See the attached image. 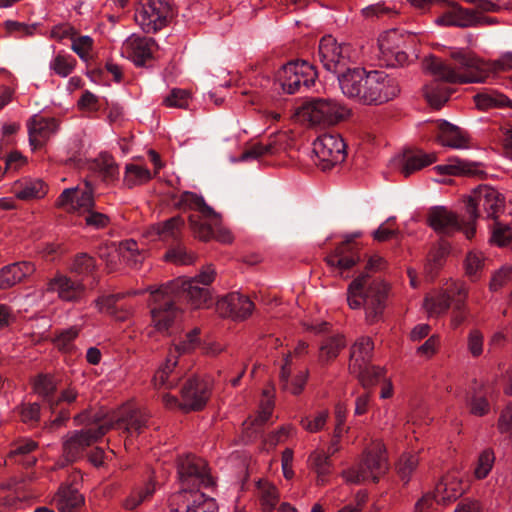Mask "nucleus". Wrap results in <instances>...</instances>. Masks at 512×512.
<instances>
[{"instance_id": "33", "label": "nucleus", "mask_w": 512, "mask_h": 512, "mask_svg": "<svg viewBox=\"0 0 512 512\" xmlns=\"http://www.w3.org/2000/svg\"><path fill=\"white\" fill-rule=\"evenodd\" d=\"M34 271V264L26 261L5 266L0 271V289L12 287Z\"/></svg>"}, {"instance_id": "36", "label": "nucleus", "mask_w": 512, "mask_h": 512, "mask_svg": "<svg viewBox=\"0 0 512 512\" xmlns=\"http://www.w3.org/2000/svg\"><path fill=\"white\" fill-rule=\"evenodd\" d=\"M434 169L442 175L479 176L483 173L478 163L466 162L458 158H451L447 164L438 165Z\"/></svg>"}, {"instance_id": "31", "label": "nucleus", "mask_w": 512, "mask_h": 512, "mask_svg": "<svg viewBox=\"0 0 512 512\" xmlns=\"http://www.w3.org/2000/svg\"><path fill=\"white\" fill-rule=\"evenodd\" d=\"M436 160L437 157L435 153H425L422 150L408 149L403 153L400 171L405 177H409L416 171L433 164Z\"/></svg>"}, {"instance_id": "16", "label": "nucleus", "mask_w": 512, "mask_h": 512, "mask_svg": "<svg viewBox=\"0 0 512 512\" xmlns=\"http://www.w3.org/2000/svg\"><path fill=\"white\" fill-rule=\"evenodd\" d=\"M175 16L168 0H148L135 13V21L145 33H155L165 27Z\"/></svg>"}, {"instance_id": "55", "label": "nucleus", "mask_w": 512, "mask_h": 512, "mask_svg": "<svg viewBox=\"0 0 512 512\" xmlns=\"http://www.w3.org/2000/svg\"><path fill=\"white\" fill-rule=\"evenodd\" d=\"M362 14L366 18L370 19H382L384 17L391 18L395 15H397V11L393 8L387 7L384 5V3H376L373 5H369L362 9Z\"/></svg>"}, {"instance_id": "4", "label": "nucleus", "mask_w": 512, "mask_h": 512, "mask_svg": "<svg viewBox=\"0 0 512 512\" xmlns=\"http://www.w3.org/2000/svg\"><path fill=\"white\" fill-rule=\"evenodd\" d=\"M386 261L374 255L369 257L365 271L361 272L348 287L347 302L350 308H364L369 322L377 321L383 314L388 299L389 286L382 279L371 276L370 272L380 271Z\"/></svg>"}, {"instance_id": "3", "label": "nucleus", "mask_w": 512, "mask_h": 512, "mask_svg": "<svg viewBox=\"0 0 512 512\" xmlns=\"http://www.w3.org/2000/svg\"><path fill=\"white\" fill-rule=\"evenodd\" d=\"M214 278L215 269L212 265H208L194 278L177 279L159 288L154 294L156 306L152 312L156 326L159 329L167 328L170 321L179 315V311L173 306V296L180 301H187L194 308L208 306L211 293L207 286L213 282Z\"/></svg>"}, {"instance_id": "22", "label": "nucleus", "mask_w": 512, "mask_h": 512, "mask_svg": "<svg viewBox=\"0 0 512 512\" xmlns=\"http://www.w3.org/2000/svg\"><path fill=\"white\" fill-rule=\"evenodd\" d=\"M158 48L156 41L151 37L132 34L122 44L121 55L134 62L137 66H143L153 57Z\"/></svg>"}, {"instance_id": "26", "label": "nucleus", "mask_w": 512, "mask_h": 512, "mask_svg": "<svg viewBox=\"0 0 512 512\" xmlns=\"http://www.w3.org/2000/svg\"><path fill=\"white\" fill-rule=\"evenodd\" d=\"M27 126L30 145L34 148L43 146L58 129V123L54 118H45L40 115H34Z\"/></svg>"}, {"instance_id": "61", "label": "nucleus", "mask_w": 512, "mask_h": 512, "mask_svg": "<svg viewBox=\"0 0 512 512\" xmlns=\"http://www.w3.org/2000/svg\"><path fill=\"white\" fill-rule=\"evenodd\" d=\"M273 410V400L270 397V394L268 391L263 392V399L260 403V411L258 413L257 418L255 419V424L257 426L263 425L266 423L271 415Z\"/></svg>"}, {"instance_id": "7", "label": "nucleus", "mask_w": 512, "mask_h": 512, "mask_svg": "<svg viewBox=\"0 0 512 512\" xmlns=\"http://www.w3.org/2000/svg\"><path fill=\"white\" fill-rule=\"evenodd\" d=\"M467 296L468 291L464 284L453 283L435 296L426 297L424 307L429 315L438 316L446 313L453 306L451 323L456 328L465 321V301Z\"/></svg>"}, {"instance_id": "5", "label": "nucleus", "mask_w": 512, "mask_h": 512, "mask_svg": "<svg viewBox=\"0 0 512 512\" xmlns=\"http://www.w3.org/2000/svg\"><path fill=\"white\" fill-rule=\"evenodd\" d=\"M338 84L347 98L369 105L388 102L399 93L397 83L383 71H366L359 66L341 74Z\"/></svg>"}, {"instance_id": "58", "label": "nucleus", "mask_w": 512, "mask_h": 512, "mask_svg": "<svg viewBox=\"0 0 512 512\" xmlns=\"http://www.w3.org/2000/svg\"><path fill=\"white\" fill-rule=\"evenodd\" d=\"M512 278V266L505 265L496 271L491 279L489 288L491 291H497L508 283Z\"/></svg>"}, {"instance_id": "35", "label": "nucleus", "mask_w": 512, "mask_h": 512, "mask_svg": "<svg viewBox=\"0 0 512 512\" xmlns=\"http://www.w3.org/2000/svg\"><path fill=\"white\" fill-rule=\"evenodd\" d=\"M290 364L291 354H288L284 359L283 365L281 366L280 383L284 390H287L294 395H298L303 391L309 373L307 370L299 372L292 380H290Z\"/></svg>"}, {"instance_id": "54", "label": "nucleus", "mask_w": 512, "mask_h": 512, "mask_svg": "<svg viewBox=\"0 0 512 512\" xmlns=\"http://www.w3.org/2000/svg\"><path fill=\"white\" fill-rule=\"evenodd\" d=\"M328 411L323 410L318 412L315 416H307L301 419L302 427L308 432L315 433L322 430L328 419Z\"/></svg>"}, {"instance_id": "53", "label": "nucleus", "mask_w": 512, "mask_h": 512, "mask_svg": "<svg viewBox=\"0 0 512 512\" xmlns=\"http://www.w3.org/2000/svg\"><path fill=\"white\" fill-rule=\"evenodd\" d=\"M96 268L95 259L86 254L79 253L75 256L73 262V271L80 275H91Z\"/></svg>"}, {"instance_id": "10", "label": "nucleus", "mask_w": 512, "mask_h": 512, "mask_svg": "<svg viewBox=\"0 0 512 512\" xmlns=\"http://www.w3.org/2000/svg\"><path fill=\"white\" fill-rule=\"evenodd\" d=\"M181 401L172 395L163 396V402L169 408H180L184 411H198L205 407L211 395V383L208 379L193 375L188 377L181 386Z\"/></svg>"}, {"instance_id": "19", "label": "nucleus", "mask_w": 512, "mask_h": 512, "mask_svg": "<svg viewBox=\"0 0 512 512\" xmlns=\"http://www.w3.org/2000/svg\"><path fill=\"white\" fill-rule=\"evenodd\" d=\"M170 512H217L213 498L199 489H180L168 499Z\"/></svg>"}, {"instance_id": "17", "label": "nucleus", "mask_w": 512, "mask_h": 512, "mask_svg": "<svg viewBox=\"0 0 512 512\" xmlns=\"http://www.w3.org/2000/svg\"><path fill=\"white\" fill-rule=\"evenodd\" d=\"M313 153L317 158L315 164L322 171H328L345 160L346 144L340 135L325 133L313 142Z\"/></svg>"}, {"instance_id": "34", "label": "nucleus", "mask_w": 512, "mask_h": 512, "mask_svg": "<svg viewBox=\"0 0 512 512\" xmlns=\"http://www.w3.org/2000/svg\"><path fill=\"white\" fill-rule=\"evenodd\" d=\"M463 493L462 482L453 475L444 476L435 487V500L446 504L455 501Z\"/></svg>"}, {"instance_id": "62", "label": "nucleus", "mask_w": 512, "mask_h": 512, "mask_svg": "<svg viewBox=\"0 0 512 512\" xmlns=\"http://www.w3.org/2000/svg\"><path fill=\"white\" fill-rule=\"evenodd\" d=\"M79 330L75 327H70L61 330L55 338L56 346L61 350H69L71 343L78 336Z\"/></svg>"}, {"instance_id": "13", "label": "nucleus", "mask_w": 512, "mask_h": 512, "mask_svg": "<svg viewBox=\"0 0 512 512\" xmlns=\"http://www.w3.org/2000/svg\"><path fill=\"white\" fill-rule=\"evenodd\" d=\"M389 469L387 450H368L359 464L343 471L342 476L348 483L359 484L372 480L377 482Z\"/></svg>"}, {"instance_id": "29", "label": "nucleus", "mask_w": 512, "mask_h": 512, "mask_svg": "<svg viewBox=\"0 0 512 512\" xmlns=\"http://www.w3.org/2000/svg\"><path fill=\"white\" fill-rule=\"evenodd\" d=\"M473 9H465L460 7L457 4L452 5V10L446 16L444 21L447 25L459 26V27H469L474 26L481 23H494L495 19L490 17L481 16Z\"/></svg>"}, {"instance_id": "44", "label": "nucleus", "mask_w": 512, "mask_h": 512, "mask_svg": "<svg viewBox=\"0 0 512 512\" xmlns=\"http://www.w3.org/2000/svg\"><path fill=\"white\" fill-rule=\"evenodd\" d=\"M332 454L325 450H313L309 456L308 463L319 477L325 476L332 471V462L330 460Z\"/></svg>"}, {"instance_id": "42", "label": "nucleus", "mask_w": 512, "mask_h": 512, "mask_svg": "<svg viewBox=\"0 0 512 512\" xmlns=\"http://www.w3.org/2000/svg\"><path fill=\"white\" fill-rule=\"evenodd\" d=\"M118 255L119 258L121 257L128 265L136 267L143 262L145 251L139 248L136 241L128 239L119 243Z\"/></svg>"}, {"instance_id": "63", "label": "nucleus", "mask_w": 512, "mask_h": 512, "mask_svg": "<svg viewBox=\"0 0 512 512\" xmlns=\"http://www.w3.org/2000/svg\"><path fill=\"white\" fill-rule=\"evenodd\" d=\"M470 411L477 416H483L489 411V403L486 397L480 393H475L469 402Z\"/></svg>"}, {"instance_id": "39", "label": "nucleus", "mask_w": 512, "mask_h": 512, "mask_svg": "<svg viewBox=\"0 0 512 512\" xmlns=\"http://www.w3.org/2000/svg\"><path fill=\"white\" fill-rule=\"evenodd\" d=\"M183 226L184 220L180 216H174L153 226L151 235H155L163 241H176L181 235Z\"/></svg>"}, {"instance_id": "45", "label": "nucleus", "mask_w": 512, "mask_h": 512, "mask_svg": "<svg viewBox=\"0 0 512 512\" xmlns=\"http://www.w3.org/2000/svg\"><path fill=\"white\" fill-rule=\"evenodd\" d=\"M345 346V340L341 335L327 337L320 346L319 359L328 362L336 358L340 350Z\"/></svg>"}, {"instance_id": "18", "label": "nucleus", "mask_w": 512, "mask_h": 512, "mask_svg": "<svg viewBox=\"0 0 512 512\" xmlns=\"http://www.w3.org/2000/svg\"><path fill=\"white\" fill-rule=\"evenodd\" d=\"M504 207L503 196L493 187L483 185L475 189L473 196L467 202L466 209L471 220L479 217L480 211H484L488 218L495 219Z\"/></svg>"}, {"instance_id": "12", "label": "nucleus", "mask_w": 512, "mask_h": 512, "mask_svg": "<svg viewBox=\"0 0 512 512\" xmlns=\"http://www.w3.org/2000/svg\"><path fill=\"white\" fill-rule=\"evenodd\" d=\"M350 109L330 98H312L303 106V116L312 126L329 127L346 120Z\"/></svg>"}, {"instance_id": "40", "label": "nucleus", "mask_w": 512, "mask_h": 512, "mask_svg": "<svg viewBox=\"0 0 512 512\" xmlns=\"http://www.w3.org/2000/svg\"><path fill=\"white\" fill-rule=\"evenodd\" d=\"M475 103L479 109L491 108H512V100L496 90H485L474 96Z\"/></svg>"}, {"instance_id": "48", "label": "nucleus", "mask_w": 512, "mask_h": 512, "mask_svg": "<svg viewBox=\"0 0 512 512\" xmlns=\"http://www.w3.org/2000/svg\"><path fill=\"white\" fill-rule=\"evenodd\" d=\"M484 257L481 253L470 251L465 259L464 267L466 275L472 280L477 281L482 274L484 268Z\"/></svg>"}, {"instance_id": "49", "label": "nucleus", "mask_w": 512, "mask_h": 512, "mask_svg": "<svg viewBox=\"0 0 512 512\" xmlns=\"http://www.w3.org/2000/svg\"><path fill=\"white\" fill-rule=\"evenodd\" d=\"M97 167L106 182H112L119 176V167L113 157L108 154L100 155L97 160Z\"/></svg>"}, {"instance_id": "32", "label": "nucleus", "mask_w": 512, "mask_h": 512, "mask_svg": "<svg viewBox=\"0 0 512 512\" xmlns=\"http://www.w3.org/2000/svg\"><path fill=\"white\" fill-rule=\"evenodd\" d=\"M285 135L278 134L270 137L267 143H255L247 147L241 154L239 161L248 162L257 160L264 155H274L282 148Z\"/></svg>"}, {"instance_id": "1", "label": "nucleus", "mask_w": 512, "mask_h": 512, "mask_svg": "<svg viewBox=\"0 0 512 512\" xmlns=\"http://www.w3.org/2000/svg\"><path fill=\"white\" fill-rule=\"evenodd\" d=\"M422 64L435 79L425 86V98L432 107L439 109L448 101L452 92L450 88L443 87L439 82L450 84L484 82L491 72L512 69V53L503 55L493 63H486L467 49L451 48L449 60L431 55L426 57Z\"/></svg>"}, {"instance_id": "46", "label": "nucleus", "mask_w": 512, "mask_h": 512, "mask_svg": "<svg viewBox=\"0 0 512 512\" xmlns=\"http://www.w3.org/2000/svg\"><path fill=\"white\" fill-rule=\"evenodd\" d=\"M151 178L152 174L147 168L136 164L126 165L124 183L127 187L132 188L149 181Z\"/></svg>"}, {"instance_id": "21", "label": "nucleus", "mask_w": 512, "mask_h": 512, "mask_svg": "<svg viewBox=\"0 0 512 512\" xmlns=\"http://www.w3.org/2000/svg\"><path fill=\"white\" fill-rule=\"evenodd\" d=\"M34 390L43 398L52 413H57L60 405L72 404L77 399V392L74 389H65L60 395H56V381L53 376L39 375L34 382Z\"/></svg>"}, {"instance_id": "52", "label": "nucleus", "mask_w": 512, "mask_h": 512, "mask_svg": "<svg viewBox=\"0 0 512 512\" xmlns=\"http://www.w3.org/2000/svg\"><path fill=\"white\" fill-rule=\"evenodd\" d=\"M491 240L498 246H512V232L510 226L495 221L492 227Z\"/></svg>"}, {"instance_id": "23", "label": "nucleus", "mask_w": 512, "mask_h": 512, "mask_svg": "<svg viewBox=\"0 0 512 512\" xmlns=\"http://www.w3.org/2000/svg\"><path fill=\"white\" fill-rule=\"evenodd\" d=\"M427 222L442 238L451 237L463 228L458 215L444 206L431 207L427 213Z\"/></svg>"}, {"instance_id": "30", "label": "nucleus", "mask_w": 512, "mask_h": 512, "mask_svg": "<svg viewBox=\"0 0 512 512\" xmlns=\"http://www.w3.org/2000/svg\"><path fill=\"white\" fill-rule=\"evenodd\" d=\"M55 501L59 512H79L84 506V496L72 485L62 484L56 493Z\"/></svg>"}, {"instance_id": "57", "label": "nucleus", "mask_w": 512, "mask_h": 512, "mask_svg": "<svg viewBox=\"0 0 512 512\" xmlns=\"http://www.w3.org/2000/svg\"><path fill=\"white\" fill-rule=\"evenodd\" d=\"M260 501L265 512H272L279 501L277 488L273 485H268L263 488Z\"/></svg>"}, {"instance_id": "37", "label": "nucleus", "mask_w": 512, "mask_h": 512, "mask_svg": "<svg viewBox=\"0 0 512 512\" xmlns=\"http://www.w3.org/2000/svg\"><path fill=\"white\" fill-rule=\"evenodd\" d=\"M394 38H397V31L394 29L381 35L378 40L379 49L383 56L390 61V65H403L408 56L403 50H395V48L390 45V40Z\"/></svg>"}, {"instance_id": "38", "label": "nucleus", "mask_w": 512, "mask_h": 512, "mask_svg": "<svg viewBox=\"0 0 512 512\" xmlns=\"http://www.w3.org/2000/svg\"><path fill=\"white\" fill-rule=\"evenodd\" d=\"M420 462L419 453L416 450H405L398 457L395 464L400 479L407 484Z\"/></svg>"}, {"instance_id": "59", "label": "nucleus", "mask_w": 512, "mask_h": 512, "mask_svg": "<svg viewBox=\"0 0 512 512\" xmlns=\"http://www.w3.org/2000/svg\"><path fill=\"white\" fill-rule=\"evenodd\" d=\"M20 416L23 423L34 426L40 420V405L37 403L23 405L20 408Z\"/></svg>"}, {"instance_id": "28", "label": "nucleus", "mask_w": 512, "mask_h": 512, "mask_svg": "<svg viewBox=\"0 0 512 512\" xmlns=\"http://www.w3.org/2000/svg\"><path fill=\"white\" fill-rule=\"evenodd\" d=\"M47 290L57 292L59 298L64 301L77 302L83 297L85 286L78 281L59 274L49 281Z\"/></svg>"}, {"instance_id": "27", "label": "nucleus", "mask_w": 512, "mask_h": 512, "mask_svg": "<svg viewBox=\"0 0 512 512\" xmlns=\"http://www.w3.org/2000/svg\"><path fill=\"white\" fill-rule=\"evenodd\" d=\"M436 139L443 146L454 149L466 148L467 137L465 133L457 126L445 121L438 120L432 124Z\"/></svg>"}, {"instance_id": "2", "label": "nucleus", "mask_w": 512, "mask_h": 512, "mask_svg": "<svg viewBox=\"0 0 512 512\" xmlns=\"http://www.w3.org/2000/svg\"><path fill=\"white\" fill-rule=\"evenodd\" d=\"M150 415L148 412L133 404H126L117 411H98L91 413L88 410L74 417L76 425L84 428L74 431L67 437L63 448H84L96 443L108 429H117L125 435L124 447L132 445V438L138 436L144 428Z\"/></svg>"}, {"instance_id": "51", "label": "nucleus", "mask_w": 512, "mask_h": 512, "mask_svg": "<svg viewBox=\"0 0 512 512\" xmlns=\"http://www.w3.org/2000/svg\"><path fill=\"white\" fill-rule=\"evenodd\" d=\"M165 257L168 261L180 265H189L192 264L195 260V255L192 252H189L184 246L180 244L170 248L167 251Z\"/></svg>"}, {"instance_id": "41", "label": "nucleus", "mask_w": 512, "mask_h": 512, "mask_svg": "<svg viewBox=\"0 0 512 512\" xmlns=\"http://www.w3.org/2000/svg\"><path fill=\"white\" fill-rule=\"evenodd\" d=\"M155 492V483L152 480L145 482L142 486L135 487L128 497L123 501L126 510H134L143 502L152 498Z\"/></svg>"}, {"instance_id": "9", "label": "nucleus", "mask_w": 512, "mask_h": 512, "mask_svg": "<svg viewBox=\"0 0 512 512\" xmlns=\"http://www.w3.org/2000/svg\"><path fill=\"white\" fill-rule=\"evenodd\" d=\"M374 345L369 337L360 338L351 348L350 373L355 375L364 388L378 383L384 376V370L371 365Z\"/></svg>"}, {"instance_id": "24", "label": "nucleus", "mask_w": 512, "mask_h": 512, "mask_svg": "<svg viewBox=\"0 0 512 512\" xmlns=\"http://www.w3.org/2000/svg\"><path fill=\"white\" fill-rule=\"evenodd\" d=\"M57 204L69 211H89L94 206L92 185L86 181L84 188L65 189L58 197Z\"/></svg>"}, {"instance_id": "47", "label": "nucleus", "mask_w": 512, "mask_h": 512, "mask_svg": "<svg viewBox=\"0 0 512 512\" xmlns=\"http://www.w3.org/2000/svg\"><path fill=\"white\" fill-rule=\"evenodd\" d=\"M47 193V186L41 180H32L26 182L15 194L21 200H31L42 198Z\"/></svg>"}, {"instance_id": "43", "label": "nucleus", "mask_w": 512, "mask_h": 512, "mask_svg": "<svg viewBox=\"0 0 512 512\" xmlns=\"http://www.w3.org/2000/svg\"><path fill=\"white\" fill-rule=\"evenodd\" d=\"M123 293L111 294L98 298L95 303L99 310L105 309L110 315L114 316L119 321H124L129 315L128 310H119L117 302L124 298Z\"/></svg>"}, {"instance_id": "20", "label": "nucleus", "mask_w": 512, "mask_h": 512, "mask_svg": "<svg viewBox=\"0 0 512 512\" xmlns=\"http://www.w3.org/2000/svg\"><path fill=\"white\" fill-rule=\"evenodd\" d=\"M358 236L359 234L355 233L347 237L326 257L327 264L342 277H349L346 273L361 261V254L354 242Z\"/></svg>"}, {"instance_id": "8", "label": "nucleus", "mask_w": 512, "mask_h": 512, "mask_svg": "<svg viewBox=\"0 0 512 512\" xmlns=\"http://www.w3.org/2000/svg\"><path fill=\"white\" fill-rule=\"evenodd\" d=\"M198 328L185 335V338L175 344L174 352H170L165 363L159 367L153 377L154 386L158 389H173L186 374L185 370L178 365L177 354L187 353L196 348L199 344Z\"/></svg>"}, {"instance_id": "64", "label": "nucleus", "mask_w": 512, "mask_h": 512, "mask_svg": "<svg viewBox=\"0 0 512 512\" xmlns=\"http://www.w3.org/2000/svg\"><path fill=\"white\" fill-rule=\"evenodd\" d=\"M189 94L181 89H173L164 100L167 106L184 108L187 105Z\"/></svg>"}, {"instance_id": "15", "label": "nucleus", "mask_w": 512, "mask_h": 512, "mask_svg": "<svg viewBox=\"0 0 512 512\" xmlns=\"http://www.w3.org/2000/svg\"><path fill=\"white\" fill-rule=\"evenodd\" d=\"M317 72L313 65L304 60L290 61L277 72V82L288 94L309 89L314 85Z\"/></svg>"}, {"instance_id": "56", "label": "nucleus", "mask_w": 512, "mask_h": 512, "mask_svg": "<svg viewBox=\"0 0 512 512\" xmlns=\"http://www.w3.org/2000/svg\"><path fill=\"white\" fill-rule=\"evenodd\" d=\"M76 63V60L72 56L57 55L50 67L60 76L66 77L69 75Z\"/></svg>"}, {"instance_id": "60", "label": "nucleus", "mask_w": 512, "mask_h": 512, "mask_svg": "<svg viewBox=\"0 0 512 512\" xmlns=\"http://www.w3.org/2000/svg\"><path fill=\"white\" fill-rule=\"evenodd\" d=\"M93 45V40L89 36H79L72 40V50L83 60L89 57V51Z\"/></svg>"}, {"instance_id": "6", "label": "nucleus", "mask_w": 512, "mask_h": 512, "mask_svg": "<svg viewBox=\"0 0 512 512\" xmlns=\"http://www.w3.org/2000/svg\"><path fill=\"white\" fill-rule=\"evenodd\" d=\"M174 205L179 209L198 212V214L189 216V226L195 237L203 241L215 238L223 243L231 242L230 233L218 228L220 224L219 215L206 204L203 197L185 191L177 199L174 198Z\"/></svg>"}, {"instance_id": "11", "label": "nucleus", "mask_w": 512, "mask_h": 512, "mask_svg": "<svg viewBox=\"0 0 512 512\" xmlns=\"http://www.w3.org/2000/svg\"><path fill=\"white\" fill-rule=\"evenodd\" d=\"M177 472L181 489L209 488L215 485L207 461L193 452H186L178 457Z\"/></svg>"}, {"instance_id": "50", "label": "nucleus", "mask_w": 512, "mask_h": 512, "mask_svg": "<svg viewBox=\"0 0 512 512\" xmlns=\"http://www.w3.org/2000/svg\"><path fill=\"white\" fill-rule=\"evenodd\" d=\"M495 463V454L493 450H482L479 454L474 470L477 479H484L490 473Z\"/></svg>"}, {"instance_id": "25", "label": "nucleus", "mask_w": 512, "mask_h": 512, "mask_svg": "<svg viewBox=\"0 0 512 512\" xmlns=\"http://www.w3.org/2000/svg\"><path fill=\"white\" fill-rule=\"evenodd\" d=\"M254 309L253 302L246 296L232 292L217 302V311L224 317L234 320L248 318Z\"/></svg>"}, {"instance_id": "14", "label": "nucleus", "mask_w": 512, "mask_h": 512, "mask_svg": "<svg viewBox=\"0 0 512 512\" xmlns=\"http://www.w3.org/2000/svg\"><path fill=\"white\" fill-rule=\"evenodd\" d=\"M318 59L339 80L341 74H346L353 67L352 47L346 43L338 44L331 35L324 36L319 43Z\"/></svg>"}]
</instances>
